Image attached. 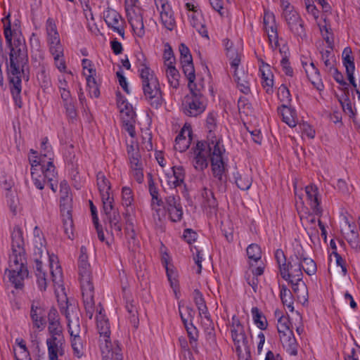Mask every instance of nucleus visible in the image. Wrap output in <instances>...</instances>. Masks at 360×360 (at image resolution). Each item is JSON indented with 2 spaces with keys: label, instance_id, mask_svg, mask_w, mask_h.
I'll use <instances>...</instances> for the list:
<instances>
[{
  "label": "nucleus",
  "instance_id": "f257e3e1",
  "mask_svg": "<svg viewBox=\"0 0 360 360\" xmlns=\"http://www.w3.org/2000/svg\"><path fill=\"white\" fill-rule=\"evenodd\" d=\"M10 14L2 19L4 23V34L6 44L9 49V58L6 56V72H11L12 75L16 74L18 70L21 73L27 75L29 66V58L27 48L24 37L18 36L15 32L11 30ZM26 78L27 75L25 76Z\"/></svg>",
  "mask_w": 360,
  "mask_h": 360
},
{
  "label": "nucleus",
  "instance_id": "f03ea898",
  "mask_svg": "<svg viewBox=\"0 0 360 360\" xmlns=\"http://www.w3.org/2000/svg\"><path fill=\"white\" fill-rule=\"evenodd\" d=\"M11 250L9 255V268L5 273H8V280L15 288L23 287V281L28 276L26 252L23 233L21 228L16 226L11 233Z\"/></svg>",
  "mask_w": 360,
  "mask_h": 360
},
{
  "label": "nucleus",
  "instance_id": "7ed1b4c3",
  "mask_svg": "<svg viewBox=\"0 0 360 360\" xmlns=\"http://www.w3.org/2000/svg\"><path fill=\"white\" fill-rule=\"evenodd\" d=\"M140 77L146 100L152 108H159L162 105L163 98L160 83L154 71L144 66L140 70Z\"/></svg>",
  "mask_w": 360,
  "mask_h": 360
},
{
  "label": "nucleus",
  "instance_id": "20e7f679",
  "mask_svg": "<svg viewBox=\"0 0 360 360\" xmlns=\"http://www.w3.org/2000/svg\"><path fill=\"white\" fill-rule=\"evenodd\" d=\"M274 257L278 266L281 276L285 281L295 279V281H301L302 279L304 265L297 255V251L291 255L288 261L281 249H277Z\"/></svg>",
  "mask_w": 360,
  "mask_h": 360
},
{
  "label": "nucleus",
  "instance_id": "39448f33",
  "mask_svg": "<svg viewBox=\"0 0 360 360\" xmlns=\"http://www.w3.org/2000/svg\"><path fill=\"white\" fill-rule=\"evenodd\" d=\"M231 335L239 360H250V347L245 327L236 316L232 317Z\"/></svg>",
  "mask_w": 360,
  "mask_h": 360
},
{
  "label": "nucleus",
  "instance_id": "423d86ee",
  "mask_svg": "<svg viewBox=\"0 0 360 360\" xmlns=\"http://www.w3.org/2000/svg\"><path fill=\"white\" fill-rule=\"evenodd\" d=\"M188 89L191 94L185 96L183 111L187 116L197 117L205 110V97L198 86Z\"/></svg>",
  "mask_w": 360,
  "mask_h": 360
},
{
  "label": "nucleus",
  "instance_id": "0eeeda50",
  "mask_svg": "<svg viewBox=\"0 0 360 360\" xmlns=\"http://www.w3.org/2000/svg\"><path fill=\"white\" fill-rule=\"evenodd\" d=\"M194 159L193 167L196 170L203 171L208 166L207 157L211 158L213 150V145L210 143L207 144L202 141H198L196 146L193 148Z\"/></svg>",
  "mask_w": 360,
  "mask_h": 360
},
{
  "label": "nucleus",
  "instance_id": "6e6552de",
  "mask_svg": "<svg viewBox=\"0 0 360 360\" xmlns=\"http://www.w3.org/2000/svg\"><path fill=\"white\" fill-rule=\"evenodd\" d=\"M78 269L80 276L81 288L94 286L91 281V266L88 262L86 248L84 246H82L80 248V255L78 259Z\"/></svg>",
  "mask_w": 360,
  "mask_h": 360
},
{
  "label": "nucleus",
  "instance_id": "1a4fd4ad",
  "mask_svg": "<svg viewBox=\"0 0 360 360\" xmlns=\"http://www.w3.org/2000/svg\"><path fill=\"white\" fill-rule=\"evenodd\" d=\"M8 78L10 84V90L12 94L13 98L15 101V105L18 108L22 107V101L20 97V93L22 90V79L27 82L30 79V69L27 72V77L26 78V74H22L21 70H18L16 74L12 75L11 72H7Z\"/></svg>",
  "mask_w": 360,
  "mask_h": 360
},
{
  "label": "nucleus",
  "instance_id": "9d476101",
  "mask_svg": "<svg viewBox=\"0 0 360 360\" xmlns=\"http://www.w3.org/2000/svg\"><path fill=\"white\" fill-rule=\"evenodd\" d=\"M264 29L267 33L269 44L273 49L279 46L278 34L276 18L272 12L264 11L263 18Z\"/></svg>",
  "mask_w": 360,
  "mask_h": 360
},
{
  "label": "nucleus",
  "instance_id": "9b49d317",
  "mask_svg": "<svg viewBox=\"0 0 360 360\" xmlns=\"http://www.w3.org/2000/svg\"><path fill=\"white\" fill-rule=\"evenodd\" d=\"M283 17L285 18L290 31L295 36L300 37L302 39L307 37L304 27V22L296 11H289L288 9H285Z\"/></svg>",
  "mask_w": 360,
  "mask_h": 360
},
{
  "label": "nucleus",
  "instance_id": "f8f14e48",
  "mask_svg": "<svg viewBox=\"0 0 360 360\" xmlns=\"http://www.w3.org/2000/svg\"><path fill=\"white\" fill-rule=\"evenodd\" d=\"M103 18L108 27L114 32H117L122 38L124 37V27L120 26V20H122V16L115 10L108 8L103 13Z\"/></svg>",
  "mask_w": 360,
  "mask_h": 360
},
{
  "label": "nucleus",
  "instance_id": "ddd939ff",
  "mask_svg": "<svg viewBox=\"0 0 360 360\" xmlns=\"http://www.w3.org/2000/svg\"><path fill=\"white\" fill-rule=\"evenodd\" d=\"M70 307L72 308V313H73V309H76L74 305L70 304L68 300H67L65 308L61 307L60 311L61 313L65 316V318L68 321V333H70V337L77 338V336H80V325L79 323V318L75 317V320L71 319V314L70 311Z\"/></svg>",
  "mask_w": 360,
  "mask_h": 360
},
{
  "label": "nucleus",
  "instance_id": "4468645a",
  "mask_svg": "<svg viewBox=\"0 0 360 360\" xmlns=\"http://www.w3.org/2000/svg\"><path fill=\"white\" fill-rule=\"evenodd\" d=\"M100 348L103 354L107 357H110L112 360H122V354L121 347L118 343L114 347L110 338L103 337L100 340Z\"/></svg>",
  "mask_w": 360,
  "mask_h": 360
},
{
  "label": "nucleus",
  "instance_id": "2eb2a0df",
  "mask_svg": "<svg viewBox=\"0 0 360 360\" xmlns=\"http://www.w3.org/2000/svg\"><path fill=\"white\" fill-rule=\"evenodd\" d=\"M213 150L210 158L212 169L216 170H224L226 172V164L223 160L222 155L225 152L224 146H220L219 143L216 141H212Z\"/></svg>",
  "mask_w": 360,
  "mask_h": 360
},
{
  "label": "nucleus",
  "instance_id": "dca6fc26",
  "mask_svg": "<svg viewBox=\"0 0 360 360\" xmlns=\"http://www.w3.org/2000/svg\"><path fill=\"white\" fill-rule=\"evenodd\" d=\"M81 288L86 315L91 319L95 307V302L94 300V287L86 286Z\"/></svg>",
  "mask_w": 360,
  "mask_h": 360
},
{
  "label": "nucleus",
  "instance_id": "f3484780",
  "mask_svg": "<svg viewBox=\"0 0 360 360\" xmlns=\"http://www.w3.org/2000/svg\"><path fill=\"white\" fill-rule=\"evenodd\" d=\"M30 317L37 328L43 329L46 324L45 309L39 304L36 305L34 302L32 304Z\"/></svg>",
  "mask_w": 360,
  "mask_h": 360
},
{
  "label": "nucleus",
  "instance_id": "a211bd4d",
  "mask_svg": "<svg viewBox=\"0 0 360 360\" xmlns=\"http://www.w3.org/2000/svg\"><path fill=\"white\" fill-rule=\"evenodd\" d=\"M305 191L309 200H310V206L313 212L318 216H321L323 210L320 206V201L318 198L319 191L316 185L311 184L305 188Z\"/></svg>",
  "mask_w": 360,
  "mask_h": 360
},
{
  "label": "nucleus",
  "instance_id": "6ab92c4d",
  "mask_svg": "<svg viewBox=\"0 0 360 360\" xmlns=\"http://www.w3.org/2000/svg\"><path fill=\"white\" fill-rule=\"evenodd\" d=\"M234 78L239 90L245 94L250 93V80L252 77L243 71L238 72L234 70Z\"/></svg>",
  "mask_w": 360,
  "mask_h": 360
},
{
  "label": "nucleus",
  "instance_id": "aec40b11",
  "mask_svg": "<svg viewBox=\"0 0 360 360\" xmlns=\"http://www.w3.org/2000/svg\"><path fill=\"white\" fill-rule=\"evenodd\" d=\"M291 284L293 292L296 295L300 302H307L308 300V290L307 287L304 282L301 279V281H295V279L287 281Z\"/></svg>",
  "mask_w": 360,
  "mask_h": 360
},
{
  "label": "nucleus",
  "instance_id": "412c9836",
  "mask_svg": "<svg viewBox=\"0 0 360 360\" xmlns=\"http://www.w3.org/2000/svg\"><path fill=\"white\" fill-rule=\"evenodd\" d=\"M297 255L301 260L302 264H304L303 271L309 276L315 274L317 271L316 264L312 259L304 256L302 248L297 250Z\"/></svg>",
  "mask_w": 360,
  "mask_h": 360
},
{
  "label": "nucleus",
  "instance_id": "4be33fe9",
  "mask_svg": "<svg viewBox=\"0 0 360 360\" xmlns=\"http://www.w3.org/2000/svg\"><path fill=\"white\" fill-rule=\"evenodd\" d=\"M181 68L184 74L185 75L186 77L188 79V87L192 88V87H197L196 83H195V72L194 65L193 63V60H188L185 62H181Z\"/></svg>",
  "mask_w": 360,
  "mask_h": 360
},
{
  "label": "nucleus",
  "instance_id": "5701e85b",
  "mask_svg": "<svg viewBox=\"0 0 360 360\" xmlns=\"http://www.w3.org/2000/svg\"><path fill=\"white\" fill-rule=\"evenodd\" d=\"M128 21L136 34L142 37L145 34L142 15L139 13L134 14V16L128 15Z\"/></svg>",
  "mask_w": 360,
  "mask_h": 360
},
{
  "label": "nucleus",
  "instance_id": "b1692460",
  "mask_svg": "<svg viewBox=\"0 0 360 360\" xmlns=\"http://www.w3.org/2000/svg\"><path fill=\"white\" fill-rule=\"evenodd\" d=\"M278 110L283 117V121L289 127H294L296 126V122L294 117L295 112L293 109L289 108L287 104L283 103L281 106L278 108Z\"/></svg>",
  "mask_w": 360,
  "mask_h": 360
},
{
  "label": "nucleus",
  "instance_id": "393cba45",
  "mask_svg": "<svg viewBox=\"0 0 360 360\" xmlns=\"http://www.w3.org/2000/svg\"><path fill=\"white\" fill-rule=\"evenodd\" d=\"M125 117H122L123 124L124 129L129 133V136L132 138L136 136V131L134 127L135 122V112L133 110L125 112Z\"/></svg>",
  "mask_w": 360,
  "mask_h": 360
},
{
  "label": "nucleus",
  "instance_id": "a878e982",
  "mask_svg": "<svg viewBox=\"0 0 360 360\" xmlns=\"http://www.w3.org/2000/svg\"><path fill=\"white\" fill-rule=\"evenodd\" d=\"M291 323L288 317H284L283 315L279 316L278 320L277 330L280 335V338L288 336H292V331L290 330Z\"/></svg>",
  "mask_w": 360,
  "mask_h": 360
},
{
  "label": "nucleus",
  "instance_id": "bb28decb",
  "mask_svg": "<svg viewBox=\"0 0 360 360\" xmlns=\"http://www.w3.org/2000/svg\"><path fill=\"white\" fill-rule=\"evenodd\" d=\"M188 17L192 27H194L202 37L208 38L207 30L205 25L202 22V16L198 14L193 13Z\"/></svg>",
  "mask_w": 360,
  "mask_h": 360
},
{
  "label": "nucleus",
  "instance_id": "cd10ccee",
  "mask_svg": "<svg viewBox=\"0 0 360 360\" xmlns=\"http://www.w3.org/2000/svg\"><path fill=\"white\" fill-rule=\"evenodd\" d=\"M102 308L99 311L100 316H96L97 328L101 337L110 338V330L108 319L101 315Z\"/></svg>",
  "mask_w": 360,
  "mask_h": 360
},
{
  "label": "nucleus",
  "instance_id": "c85d7f7f",
  "mask_svg": "<svg viewBox=\"0 0 360 360\" xmlns=\"http://www.w3.org/2000/svg\"><path fill=\"white\" fill-rule=\"evenodd\" d=\"M53 158H49V160L47 162V165L45 167V165H42L40 168V171L42 173V176H44L45 180H47L48 181H56L55 180L57 173L56 172V168L53 165Z\"/></svg>",
  "mask_w": 360,
  "mask_h": 360
},
{
  "label": "nucleus",
  "instance_id": "c756f323",
  "mask_svg": "<svg viewBox=\"0 0 360 360\" xmlns=\"http://www.w3.org/2000/svg\"><path fill=\"white\" fill-rule=\"evenodd\" d=\"M166 75L172 87L177 89L179 86L180 74L174 65L167 66Z\"/></svg>",
  "mask_w": 360,
  "mask_h": 360
},
{
  "label": "nucleus",
  "instance_id": "7c9ffc66",
  "mask_svg": "<svg viewBox=\"0 0 360 360\" xmlns=\"http://www.w3.org/2000/svg\"><path fill=\"white\" fill-rule=\"evenodd\" d=\"M254 323L261 330H265L267 328L268 323L265 316L259 311L257 307H252L251 310Z\"/></svg>",
  "mask_w": 360,
  "mask_h": 360
},
{
  "label": "nucleus",
  "instance_id": "2f4dec72",
  "mask_svg": "<svg viewBox=\"0 0 360 360\" xmlns=\"http://www.w3.org/2000/svg\"><path fill=\"white\" fill-rule=\"evenodd\" d=\"M37 78L42 89H47L51 87V78L49 73L46 72V67L44 65H41L40 69L37 74Z\"/></svg>",
  "mask_w": 360,
  "mask_h": 360
},
{
  "label": "nucleus",
  "instance_id": "473e14b6",
  "mask_svg": "<svg viewBox=\"0 0 360 360\" xmlns=\"http://www.w3.org/2000/svg\"><path fill=\"white\" fill-rule=\"evenodd\" d=\"M235 183L238 188L243 191L248 190L252 185V179L247 174L242 175L238 172L234 174Z\"/></svg>",
  "mask_w": 360,
  "mask_h": 360
},
{
  "label": "nucleus",
  "instance_id": "72a5a7b5",
  "mask_svg": "<svg viewBox=\"0 0 360 360\" xmlns=\"http://www.w3.org/2000/svg\"><path fill=\"white\" fill-rule=\"evenodd\" d=\"M96 179L97 186L101 195L105 193V192L110 193V191L111 190V184L102 172L97 173Z\"/></svg>",
  "mask_w": 360,
  "mask_h": 360
},
{
  "label": "nucleus",
  "instance_id": "f704fd0d",
  "mask_svg": "<svg viewBox=\"0 0 360 360\" xmlns=\"http://www.w3.org/2000/svg\"><path fill=\"white\" fill-rule=\"evenodd\" d=\"M282 344L286 347L287 352L292 356H296L297 354V345L296 340L292 334V336H288L283 338H281Z\"/></svg>",
  "mask_w": 360,
  "mask_h": 360
},
{
  "label": "nucleus",
  "instance_id": "c9c22d12",
  "mask_svg": "<svg viewBox=\"0 0 360 360\" xmlns=\"http://www.w3.org/2000/svg\"><path fill=\"white\" fill-rule=\"evenodd\" d=\"M246 253L248 259L255 262H258L262 258V250L259 245L252 243L246 249Z\"/></svg>",
  "mask_w": 360,
  "mask_h": 360
},
{
  "label": "nucleus",
  "instance_id": "e433bc0d",
  "mask_svg": "<svg viewBox=\"0 0 360 360\" xmlns=\"http://www.w3.org/2000/svg\"><path fill=\"white\" fill-rule=\"evenodd\" d=\"M351 54L352 49L349 47L345 48L342 52V62L345 67L346 72L355 70L354 57Z\"/></svg>",
  "mask_w": 360,
  "mask_h": 360
},
{
  "label": "nucleus",
  "instance_id": "4c0bfd02",
  "mask_svg": "<svg viewBox=\"0 0 360 360\" xmlns=\"http://www.w3.org/2000/svg\"><path fill=\"white\" fill-rule=\"evenodd\" d=\"M214 177L217 179V184L219 191H225L226 189L227 176L224 170L212 169Z\"/></svg>",
  "mask_w": 360,
  "mask_h": 360
},
{
  "label": "nucleus",
  "instance_id": "58836bf2",
  "mask_svg": "<svg viewBox=\"0 0 360 360\" xmlns=\"http://www.w3.org/2000/svg\"><path fill=\"white\" fill-rule=\"evenodd\" d=\"M310 66H311V69L313 70L314 75H315V77L316 79V81L315 80H313L311 78V76H310V74H309V70L307 68H305V72H306V74L309 78V79L311 82V84L319 90V91H321L323 89V84L321 82V79L320 78V72H319V69L315 66L314 63L313 62H311L310 63Z\"/></svg>",
  "mask_w": 360,
  "mask_h": 360
},
{
  "label": "nucleus",
  "instance_id": "ea45409f",
  "mask_svg": "<svg viewBox=\"0 0 360 360\" xmlns=\"http://www.w3.org/2000/svg\"><path fill=\"white\" fill-rule=\"evenodd\" d=\"M101 196L103 202V210L104 214H109L110 212L115 210L114 208V198L110 196L109 192H105Z\"/></svg>",
  "mask_w": 360,
  "mask_h": 360
},
{
  "label": "nucleus",
  "instance_id": "a19ab883",
  "mask_svg": "<svg viewBox=\"0 0 360 360\" xmlns=\"http://www.w3.org/2000/svg\"><path fill=\"white\" fill-rule=\"evenodd\" d=\"M71 346L75 356L81 358L84 355V346L80 336L71 338Z\"/></svg>",
  "mask_w": 360,
  "mask_h": 360
},
{
  "label": "nucleus",
  "instance_id": "79ce46f5",
  "mask_svg": "<svg viewBox=\"0 0 360 360\" xmlns=\"http://www.w3.org/2000/svg\"><path fill=\"white\" fill-rule=\"evenodd\" d=\"M346 240L352 248L354 249L356 252H360V237L357 231L351 229Z\"/></svg>",
  "mask_w": 360,
  "mask_h": 360
},
{
  "label": "nucleus",
  "instance_id": "37998d69",
  "mask_svg": "<svg viewBox=\"0 0 360 360\" xmlns=\"http://www.w3.org/2000/svg\"><path fill=\"white\" fill-rule=\"evenodd\" d=\"M86 83L91 97L98 98L100 96V90L96 78L92 77L91 75H86Z\"/></svg>",
  "mask_w": 360,
  "mask_h": 360
},
{
  "label": "nucleus",
  "instance_id": "c03bdc74",
  "mask_svg": "<svg viewBox=\"0 0 360 360\" xmlns=\"http://www.w3.org/2000/svg\"><path fill=\"white\" fill-rule=\"evenodd\" d=\"M71 201L72 199L68 196H60V208L62 217L72 215Z\"/></svg>",
  "mask_w": 360,
  "mask_h": 360
},
{
  "label": "nucleus",
  "instance_id": "a18cd8bd",
  "mask_svg": "<svg viewBox=\"0 0 360 360\" xmlns=\"http://www.w3.org/2000/svg\"><path fill=\"white\" fill-rule=\"evenodd\" d=\"M165 47V48L163 53L165 65L166 66L174 65L176 63V59L172 46L169 45V43H166Z\"/></svg>",
  "mask_w": 360,
  "mask_h": 360
},
{
  "label": "nucleus",
  "instance_id": "49530a36",
  "mask_svg": "<svg viewBox=\"0 0 360 360\" xmlns=\"http://www.w3.org/2000/svg\"><path fill=\"white\" fill-rule=\"evenodd\" d=\"M226 56L231 60V66L237 70L240 63V55L238 52V50L233 47L232 49L226 51Z\"/></svg>",
  "mask_w": 360,
  "mask_h": 360
},
{
  "label": "nucleus",
  "instance_id": "de8ad7c7",
  "mask_svg": "<svg viewBox=\"0 0 360 360\" xmlns=\"http://www.w3.org/2000/svg\"><path fill=\"white\" fill-rule=\"evenodd\" d=\"M65 109V114L71 122H75L77 120V112L73 101L63 103Z\"/></svg>",
  "mask_w": 360,
  "mask_h": 360
},
{
  "label": "nucleus",
  "instance_id": "09e8293b",
  "mask_svg": "<svg viewBox=\"0 0 360 360\" xmlns=\"http://www.w3.org/2000/svg\"><path fill=\"white\" fill-rule=\"evenodd\" d=\"M122 205L130 207L134 201L132 190L129 187L124 186L122 189Z\"/></svg>",
  "mask_w": 360,
  "mask_h": 360
},
{
  "label": "nucleus",
  "instance_id": "8fccbe9b",
  "mask_svg": "<svg viewBox=\"0 0 360 360\" xmlns=\"http://www.w3.org/2000/svg\"><path fill=\"white\" fill-rule=\"evenodd\" d=\"M160 18L164 26L169 30L172 31L175 26V20L173 16V12L160 13Z\"/></svg>",
  "mask_w": 360,
  "mask_h": 360
},
{
  "label": "nucleus",
  "instance_id": "3c124183",
  "mask_svg": "<svg viewBox=\"0 0 360 360\" xmlns=\"http://www.w3.org/2000/svg\"><path fill=\"white\" fill-rule=\"evenodd\" d=\"M278 98L281 102L289 104L291 101L290 91L285 84H281L278 90Z\"/></svg>",
  "mask_w": 360,
  "mask_h": 360
},
{
  "label": "nucleus",
  "instance_id": "603ef678",
  "mask_svg": "<svg viewBox=\"0 0 360 360\" xmlns=\"http://www.w3.org/2000/svg\"><path fill=\"white\" fill-rule=\"evenodd\" d=\"M280 297L282 303L285 304H293V296L290 290L285 285H280Z\"/></svg>",
  "mask_w": 360,
  "mask_h": 360
},
{
  "label": "nucleus",
  "instance_id": "864d4df0",
  "mask_svg": "<svg viewBox=\"0 0 360 360\" xmlns=\"http://www.w3.org/2000/svg\"><path fill=\"white\" fill-rule=\"evenodd\" d=\"M6 197L7 198V203L10 207L11 211L13 213V214H16L18 207L19 205V200L18 196L12 193H6Z\"/></svg>",
  "mask_w": 360,
  "mask_h": 360
},
{
  "label": "nucleus",
  "instance_id": "5fc2aeb1",
  "mask_svg": "<svg viewBox=\"0 0 360 360\" xmlns=\"http://www.w3.org/2000/svg\"><path fill=\"white\" fill-rule=\"evenodd\" d=\"M65 234L69 238L73 236V220L72 215L62 217Z\"/></svg>",
  "mask_w": 360,
  "mask_h": 360
},
{
  "label": "nucleus",
  "instance_id": "6e6d98bb",
  "mask_svg": "<svg viewBox=\"0 0 360 360\" xmlns=\"http://www.w3.org/2000/svg\"><path fill=\"white\" fill-rule=\"evenodd\" d=\"M166 274L171 288L175 289L176 291L179 288V281L177 280V273L174 269V266L167 269Z\"/></svg>",
  "mask_w": 360,
  "mask_h": 360
},
{
  "label": "nucleus",
  "instance_id": "4d7b16f0",
  "mask_svg": "<svg viewBox=\"0 0 360 360\" xmlns=\"http://www.w3.org/2000/svg\"><path fill=\"white\" fill-rule=\"evenodd\" d=\"M165 203L167 210H169L173 208H176L181 205V198L179 195H170L165 198Z\"/></svg>",
  "mask_w": 360,
  "mask_h": 360
},
{
  "label": "nucleus",
  "instance_id": "13d9d810",
  "mask_svg": "<svg viewBox=\"0 0 360 360\" xmlns=\"http://www.w3.org/2000/svg\"><path fill=\"white\" fill-rule=\"evenodd\" d=\"M185 328L188 333L190 344L192 348H194L193 343L196 345V342L198 338V330L196 327L193 326L192 322H190L189 325Z\"/></svg>",
  "mask_w": 360,
  "mask_h": 360
},
{
  "label": "nucleus",
  "instance_id": "bf43d9fd",
  "mask_svg": "<svg viewBox=\"0 0 360 360\" xmlns=\"http://www.w3.org/2000/svg\"><path fill=\"white\" fill-rule=\"evenodd\" d=\"M172 174H167L169 179H176L179 181L184 182L185 172L182 166H174L172 167Z\"/></svg>",
  "mask_w": 360,
  "mask_h": 360
},
{
  "label": "nucleus",
  "instance_id": "052dcab7",
  "mask_svg": "<svg viewBox=\"0 0 360 360\" xmlns=\"http://www.w3.org/2000/svg\"><path fill=\"white\" fill-rule=\"evenodd\" d=\"M116 98L117 106L121 109L120 112L122 114L125 115V112L132 110L131 108H129V104L120 91L116 93Z\"/></svg>",
  "mask_w": 360,
  "mask_h": 360
},
{
  "label": "nucleus",
  "instance_id": "680f3d73",
  "mask_svg": "<svg viewBox=\"0 0 360 360\" xmlns=\"http://www.w3.org/2000/svg\"><path fill=\"white\" fill-rule=\"evenodd\" d=\"M188 133L189 136L188 139H183L181 141H175L174 148L176 150L183 153L188 148L190 141L191 140L192 131L191 130H188Z\"/></svg>",
  "mask_w": 360,
  "mask_h": 360
},
{
  "label": "nucleus",
  "instance_id": "e2e57ef3",
  "mask_svg": "<svg viewBox=\"0 0 360 360\" xmlns=\"http://www.w3.org/2000/svg\"><path fill=\"white\" fill-rule=\"evenodd\" d=\"M205 340L210 347L217 345L216 334L214 328H208L205 329Z\"/></svg>",
  "mask_w": 360,
  "mask_h": 360
},
{
  "label": "nucleus",
  "instance_id": "0e129e2a",
  "mask_svg": "<svg viewBox=\"0 0 360 360\" xmlns=\"http://www.w3.org/2000/svg\"><path fill=\"white\" fill-rule=\"evenodd\" d=\"M127 234L129 236V249L131 251H135L137 248V243L136 238V233L134 226H130L129 230H126Z\"/></svg>",
  "mask_w": 360,
  "mask_h": 360
},
{
  "label": "nucleus",
  "instance_id": "69168bd1",
  "mask_svg": "<svg viewBox=\"0 0 360 360\" xmlns=\"http://www.w3.org/2000/svg\"><path fill=\"white\" fill-rule=\"evenodd\" d=\"M179 50L180 52V61L185 62L188 60H193L192 56L188 46L181 43L179 45Z\"/></svg>",
  "mask_w": 360,
  "mask_h": 360
},
{
  "label": "nucleus",
  "instance_id": "338daca9",
  "mask_svg": "<svg viewBox=\"0 0 360 360\" xmlns=\"http://www.w3.org/2000/svg\"><path fill=\"white\" fill-rule=\"evenodd\" d=\"M49 50L56 62L58 61L60 58L63 56V49L60 43L57 44V45L49 44Z\"/></svg>",
  "mask_w": 360,
  "mask_h": 360
},
{
  "label": "nucleus",
  "instance_id": "774afa93",
  "mask_svg": "<svg viewBox=\"0 0 360 360\" xmlns=\"http://www.w3.org/2000/svg\"><path fill=\"white\" fill-rule=\"evenodd\" d=\"M167 212L169 214L170 219L173 222H177L181 220L183 217L182 206H179L176 208L171 209Z\"/></svg>",
  "mask_w": 360,
  "mask_h": 360
}]
</instances>
